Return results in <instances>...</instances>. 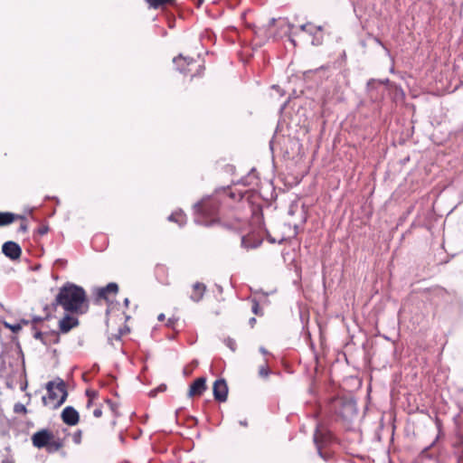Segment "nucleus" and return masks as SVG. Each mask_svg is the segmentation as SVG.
Listing matches in <instances>:
<instances>
[{
  "label": "nucleus",
  "instance_id": "obj_47",
  "mask_svg": "<svg viewBox=\"0 0 463 463\" xmlns=\"http://www.w3.org/2000/svg\"><path fill=\"white\" fill-rule=\"evenodd\" d=\"M260 352L261 354H268V351H267V350H266V348H265V347H263V346H260Z\"/></svg>",
  "mask_w": 463,
  "mask_h": 463
},
{
  "label": "nucleus",
  "instance_id": "obj_37",
  "mask_svg": "<svg viewBox=\"0 0 463 463\" xmlns=\"http://www.w3.org/2000/svg\"><path fill=\"white\" fill-rule=\"evenodd\" d=\"M49 232V227L47 225H42L41 227L38 228L37 230V232L40 234V235H44L46 234L47 232Z\"/></svg>",
  "mask_w": 463,
  "mask_h": 463
},
{
  "label": "nucleus",
  "instance_id": "obj_3",
  "mask_svg": "<svg viewBox=\"0 0 463 463\" xmlns=\"http://www.w3.org/2000/svg\"><path fill=\"white\" fill-rule=\"evenodd\" d=\"M57 384H55V381H50L46 383L45 388L47 390L48 397L43 396L42 398L44 406L48 405V399L51 401H55L58 398V393L56 391H58L61 393V397L54 403L53 409L59 408L65 402L68 397L66 383L62 379L59 377L57 378Z\"/></svg>",
  "mask_w": 463,
  "mask_h": 463
},
{
  "label": "nucleus",
  "instance_id": "obj_20",
  "mask_svg": "<svg viewBox=\"0 0 463 463\" xmlns=\"http://www.w3.org/2000/svg\"><path fill=\"white\" fill-rule=\"evenodd\" d=\"M185 219L186 216L183 213V211L173 213L167 218L169 222H176L180 227H182L185 223Z\"/></svg>",
  "mask_w": 463,
  "mask_h": 463
},
{
  "label": "nucleus",
  "instance_id": "obj_33",
  "mask_svg": "<svg viewBox=\"0 0 463 463\" xmlns=\"http://www.w3.org/2000/svg\"><path fill=\"white\" fill-rule=\"evenodd\" d=\"M82 431L78 430L72 435V440L75 444H80L81 442Z\"/></svg>",
  "mask_w": 463,
  "mask_h": 463
},
{
  "label": "nucleus",
  "instance_id": "obj_41",
  "mask_svg": "<svg viewBox=\"0 0 463 463\" xmlns=\"http://www.w3.org/2000/svg\"><path fill=\"white\" fill-rule=\"evenodd\" d=\"M58 306H61V304H57V296H56L53 302L49 307L52 311H55Z\"/></svg>",
  "mask_w": 463,
  "mask_h": 463
},
{
  "label": "nucleus",
  "instance_id": "obj_44",
  "mask_svg": "<svg viewBox=\"0 0 463 463\" xmlns=\"http://www.w3.org/2000/svg\"><path fill=\"white\" fill-rule=\"evenodd\" d=\"M378 81V84L379 86L380 85H385V84H388L390 82V80L389 79H384V80H377Z\"/></svg>",
  "mask_w": 463,
  "mask_h": 463
},
{
  "label": "nucleus",
  "instance_id": "obj_49",
  "mask_svg": "<svg viewBox=\"0 0 463 463\" xmlns=\"http://www.w3.org/2000/svg\"><path fill=\"white\" fill-rule=\"evenodd\" d=\"M124 306H125L126 307H128V306H129V299H128V298H126L124 299Z\"/></svg>",
  "mask_w": 463,
  "mask_h": 463
},
{
  "label": "nucleus",
  "instance_id": "obj_29",
  "mask_svg": "<svg viewBox=\"0 0 463 463\" xmlns=\"http://www.w3.org/2000/svg\"><path fill=\"white\" fill-rule=\"evenodd\" d=\"M14 412H15V413H26L27 412V409H26V407L23 403L17 402L14 406Z\"/></svg>",
  "mask_w": 463,
  "mask_h": 463
},
{
  "label": "nucleus",
  "instance_id": "obj_54",
  "mask_svg": "<svg viewBox=\"0 0 463 463\" xmlns=\"http://www.w3.org/2000/svg\"><path fill=\"white\" fill-rule=\"evenodd\" d=\"M91 405H92V400L89 399L88 403H87V407L90 408Z\"/></svg>",
  "mask_w": 463,
  "mask_h": 463
},
{
  "label": "nucleus",
  "instance_id": "obj_13",
  "mask_svg": "<svg viewBox=\"0 0 463 463\" xmlns=\"http://www.w3.org/2000/svg\"><path fill=\"white\" fill-rule=\"evenodd\" d=\"M194 61V60L193 58L188 56L184 57L182 54H179L178 56L173 59V62L176 70L181 73H187V67Z\"/></svg>",
  "mask_w": 463,
  "mask_h": 463
},
{
  "label": "nucleus",
  "instance_id": "obj_50",
  "mask_svg": "<svg viewBox=\"0 0 463 463\" xmlns=\"http://www.w3.org/2000/svg\"><path fill=\"white\" fill-rule=\"evenodd\" d=\"M50 310H51V308H50V307H49L48 305H46V306L43 307V311H44V312H46V314H47V313H51V312H50Z\"/></svg>",
  "mask_w": 463,
  "mask_h": 463
},
{
  "label": "nucleus",
  "instance_id": "obj_15",
  "mask_svg": "<svg viewBox=\"0 0 463 463\" xmlns=\"http://www.w3.org/2000/svg\"><path fill=\"white\" fill-rule=\"evenodd\" d=\"M150 9L157 10L166 6H174L176 0H145Z\"/></svg>",
  "mask_w": 463,
  "mask_h": 463
},
{
  "label": "nucleus",
  "instance_id": "obj_56",
  "mask_svg": "<svg viewBox=\"0 0 463 463\" xmlns=\"http://www.w3.org/2000/svg\"><path fill=\"white\" fill-rule=\"evenodd\" d=\"M275 22H276L275 18L270 19L269 25H274Z\"/></svg>",
  "mask_w": 463,
  "mask_h": 463
},
{
  "label": "nucleus",
  "instance_id": "obj_8",
  "mask_svg": "<svg viewBox=\"0 0 463 463\" xmlns=\"http://www.w3.org/2000/svg\"><path fill=\"white\" fill-rule=\"evenodd\" d=\"M62 421L69 426H75L80 420V414L72 406H66L61 414Z\"/></svg>",
  "mask_w": 463,
  "mask_h": 463
},
{
  "label": "nucleus",
  "instance_id": "obj_30",
  "mask_svg": "<svg viewBox=\"0 0 463 463\" xmlns=\"http://www.w3.org/2000/svg\"><path fill=\"white\" fill-rule=\"evenodd\" d=\"M270 373V370L267 366V364L261 365L259 369V375L260 377L266 378Z\"/></svg>",
  "mask_w": 463,
  "mask_h": 463
},
{
  "label": "nucleus",
  "instance_id": "obj_24",
  "mask_svg": "<svg viewBox=\"0 0 463 463\" xmlns=\"http://www.w3.org/2000/svg\"><path fill=\"white\" fill-rule=\"evenodd\" d=\"M379 86L376 79H370L366 83V90L371 93L377 89Z\"/></svg>",
  "mask_w": 463,
  "mask_h": 463
},
{
  "label": "nucleus",
  "instance_id": "obj_23",
  "mask_svg": "<svg viewBox=\"0 0 463 463\" xmlns=\"http://www.w3.org/2000/svg\"><path fill=\"white\" fill-rule=\"evenodd\" d=\"M32 331L33 332V338L36 340H40L41 342L43 341V338L45 336V333L40 331L36 325H32Z\"/></svg>",
  "mask_w": 463,
  "mask_h": 463
},
{
  "label": "nucleus",
  "instance_id": "obj_11",
  "mask_svg": "<svg viewBox=\"0 0 463 463\" xmlns=\"http://www.w3.org/2000/svg\"><path fill=\"white\" fill-rule=\"evenodd\" d=\"M79 325V319L70 314H66L59 322V330L61 334L70 332Z\"/></svg>",
  "mask_w": 463,
  "mask_h": 463
},
{
  "label": "nucleus",
  "instance_id": "obj_5",
  "mask_svg": "<svg viewBox=\"0 0 463 463\" xmlns=\"http://www.w3.org/2000/svg\"><path fill=\"white\" fill-rule=\"evenodd\" d=\"M53 438V434L47 429H42L32 436V443L37 449L46 448L50 439Z\"/></svg>",
  "mask_w": 463,
  "mask_h": 463
},
{
  "label": "nucleus",
  "instance_id": "obj_9",
  "mask_svg": "<svg viewBox=\"0 0 463 463\" xmlns=\"http://www.w3.org/2000/svg\"><path fill=\"white\" fill-rule=\"evenodd\" d=\"M314 443L316 445L318 456L324 460H328L329 456L323 452L322 449L327 443V437L325 433L321 432L318 428L316 429L314 433Z\"/></svg>",
  "mask_w": 463,
  "mask_h": 463
},
{
  "label": "nucleus",
  "instance_id": "obj_59",
  "mask_svg": "<svg viewBox=\"0 0 463 463\" xmlns=\"http://www.w3.org/2000/svg\"><path fill=\"white\" fill-rule=\"evenodd\" d=\"M203 3V0H198L197 7H200Z\"/></svg>",
  "mask_w": 463,
  "mask_h": 463
},
{
  "label": "nucleus",
  "instance_id": "obj_31",
  "mask_svg": "<svg viewBox=\"0 0 463 463\" xmlns=\"http://www.w3.org/2000/svg\"><path fill=\"white\" fill-rule=\"evenodd\" d=\"M123 335V329L119 328L118 334L112 335L108 338L109 344H112L113 340L120 341Z\"/></svg>",
  "mask_w": 463,
  "mask_h": 463
},
{
  "label": "nucleus",
  "instance_id": "obj_7",
  "mask_svg": "<svg viewBox=\"0 0 463 463\" xmlns=\"http://www.w3.org/2000/svg\"><path fill=\"white\" fill-rule=\"evenodd\" d=\"M213 393L215 401L219 402L227 401L228 386L224 379L220 378L213 383Z\"/></svg>",
  "mask_w": 463,
  "mask_h": 463
},
{
  "label": "nucleus",
  "instance_id": "obj_18",
  "mask_svg": "<svg viewBox=\"0 0 463 463\" xmlns=\"http://www.w3.org/2000/svg\"><path fill=\"white\" fill-rule=\"evenodd\" d=\"M299 29L307 33L309 35L315 36L317 32H321L323 30V27L321 25H315L312 23L307 22L300 25Z\"/></svg>",
  "mask_w": 463,
  "mask_h": 463
},
{
  "label": "nucleus",
  "instance_id": "obj_53",
  "mask_svg": "<svg viewBox=\"0 0 463 463\" xmlns=\"http://www.w3.org/2000/svg\"><path fill=\"white\" fill-rule=\"evenodd\" d=\"M222 226H224L227 229H232V225L229 224V223H222Z\"/></svg>",
  "mask_w": 463,
  "mask_h": 463
},
{
  "label": "nucleus",
  "instance_id": "obj_17",
  "mask_svg": "<svg viewBox=\"0 0 463 463\" xmlns=\"http://www.w3.org/2000/svg\"><path fill=\"white\" fill-rule=\"evenodd\" d=\"M60 342L59 333L55 330L45 332V336L42 342L44 345H50L52 344H58Z\"/></svg>",
  "mask_w": 463,
  "mask_h": 463
},
{
  "label": "nucleus",
  "instance_id": "obj_10",
  "mask_svg": "<svg viewBox=\"0 0 463 463\" xmlns=\"http://www.w3.org/2000/svg\"><path fill=\"white\" fill-rule=\"evenodd\" d=\"M206 388V377H198L191 383L187 395L189 398L201 396L205 392Z\"/></svg>",
  "mask_w": 463,
  "mask_h": 463
},
{
  "label": "nucleus",
  "instance_id": "obj_48",
  "mask_svg": "<svg viewBox=\"0 0 463 463\" xmlns=\"http://www.w3.org/2000/svg\"><path fill=\"white\" fill-rule=\"evenodd\" d=\"M158 321H164L165 320V315L162 313L157 317Z\"/></svg>",
  "mask_w": 463,
  "mask_h": 463
},
{
  "label": "nucleus",
  "instance_id": "obj_27",
  "mask_svg": "<svg viewBox=\"0 0 463 463\" xmlns=\"http://www.w3.org/2000/svg\"><path fill=\"white\" fill-rule=\"evenodd\" d=\"M251 312L257 316L262 315V312L260 307V304L256 299H252V301H251Z\"/></svg>",
  "mask_w": 463,
  "mask_h": 463
},
{
  "label": "nucleus",
  "instance_id": "obj_58",
  "mask_svg": "<svg viewBox=\"0 0 463 463\" xmlns=\"http://www.w3.org/2000/svg\"><path fill=\"white\" fill-rule=\"evenodd\" d=\"M183 373H184V375H189L190 374V372H188L186 368L184 369Z\"/></svg>",
  "mask_w": 463,
  "mask_h": 463
},
{
  "label": "nucleus",
  "instance_id": "obj_21",
  "mask_svg": "<svg viewBox=\"0 0 463 463\" xmlns=\"http://www.w3.org/2000/svg\"><path fill=\"white\" fill-rule=\"evenodd\" d=\"M105 402H106V403L108 404V406L109 407V409H110V411H111V412H112L113 416H114L115 418H117V417L119 415V413H118V403L114 402L112 400H110V399H109V398H107V399L105 400Z\"/></svg>",
  "mask_w": 463,
  "mask_h": 463
},
{
  "label": "nucleus",
  "instance_id": "obj_19",
  "mask_svg": "<svg viewBox=\"0 0 463 463\" xmlns=\"http://www.w3.org/2000/svg\"><path fill=\"white\" fill-rule=\"evenodd\" d=\"M63 447V440L60 438L53 439H50V442L48 443V446H46V450L48 453H55L60 449Z\"/></svg>",
  "mask_w": 463,
  "mask_h": 463
},
{
  "label": "nucleus",
  "instance_id": "obj_40",
  "mask_svg": "<svg viewBox=\"0 0 463 463\" xmlns=\"http://www.w3.org/2000/svg\"><path fill=\"white\" fill-rule=\"evenodd\" d=\"M101 415H102V410H101V408H100V407H98V408H96V409L93 411V416H94L95 418H99V417H101Z\"/></svg>",
  "mask_w": 463,
  "mask_h": 463
},
{
  "label": "nucleus",
  "instance_id": "obj_14",
  "mask_svg": "<svg viewBox=\"0 0 463 463\" xmlns=\"http://www.w3.org/2000/svg\"><path fill=\"white\" fill-rule=\"evenodd\" d=\"M206 291V286L202 282H195L193 285V294L190 296V299L194 302H199L203 299V295Z\"/></svg>",
  "mask_w": 463,
  "mask_h": 463
},
{
  "label": "nucleus",
  "instance_id": "obj_2",
  "mask_svg": "<svg viewBox=\"0 0 463 463\" xmlns=\"http://www.w3.org/2000/svg\"><path fill=\"white\" fill-rule=\"evenodd\" d=\"M57 304L69 313L85 314L89 310V302L86 291L80 286L66 282L57 294Z\"/></svg>",
  "mask_w": 463,
  "mask_h": 463
},
{
  "label": "nucleus",
  "instance_id": "obj_12",
  "mask_svg": "<svg viewBox=\"0 0 463 463\" xmlns=\"http://www.w3.org/2000/svg\"><path fill=\"white\" fill-rule=\"evenodd\" d=\"M118 292V285L116 282H109L106 287L99 288L97 290V299H104L109 301V294L116 295Z\"/></svg>",
  "mask_w": 463,
  "mask_h": 463
},
{
  "label": "nucleus",
  "instance_id": "obj_4",
  "mask_svg": "<svg viewBox=\"0 0 463 463\" xmlns=\"http://www.w3.org/2000/svg\"><path fill=\"white\" fill-rule=\"evenodd\" d=\"M335 413L345 421H350L357 414L356 402L354 400H341Z\"/></svg>",
  "mask_w": 463,
  "mask_h": 463
},
{
  "label": "nucleus",
  "instance_id": "obj_55",
  "mask_svg": "<svg viewBox=\"0 0 463 463\" xmlns=\"http://www.w3.org/2000/svg\"><path fill=\"white\" fill-rule=\"evenodd\" d=\"M57 262H60V264H64L66 263V260H62V259H59L56 260Z\"/></svg>",
  "mask_w": 463,
  "mask_h": 463
},
{
  "label": "nucleus",
  "instance_id": "obj_38",
  "mask_svg": "<svg viewBox=\"0 0 463 463\" xmlns=\"http://www.w3.org/2000/svg\"><path fill=\"white\" fill-rule=\"evenodd\" d=\"M28 231V225L26 222H22L18 228V232H26Z\"/></svg>",
  "mask_w": 463,
  "mask_h": 463
},
{
  "label": "nucleus",
  "instance_id": "obj_34",
  "mask_svg": "<svg viewBox=\"0 0 463 463\" xmlns=\"http://www.w3.org/2000/svg\"><path fill=\"white\" fill-rule=\"evenodd\" d=\"M225 345L232 351L235 352L236 350V342L234 339L228 337L225 339Z\"/></svg>",
  "mask_w": 463,
  "mask_h": 463
},
{
  "label": "nucleus",
  "instance_id": "obj_1",
  "mask_svg": "<svg viewBox=\"0 0 463 463\" xmlns=\"http://www.w3.org/2000/svg\"><path fill=\"white\" fill-rule=\"evenodd\" d=\"M226 197L232 201H241L243 198V192L233 191L230 186L217 188L213 196L194 204V222L206 227L219 223L220 199Z\"/></svg>",
  "mask_w": 463,
  "mask_h": 463
},
{
  "label": "nucleus",
  "instance_id": "obj_36",
  "mask_svg": "<svg viewBox=\"0 0 463 463\" xmlns=\"http://www.w3.org/2000/svg\"><path fill=\"white\" fill-rule=\"evenodd\" d=\"M373 40H374V42H375L378 45L382 46V47L384 49V51H385V52H386V54H387L388 56H391V52H390V50H389V49H388V48L383 44V43L382 42V40H381L380 38H378V37H374V38H373Z\"/></svg>",
  "mask_w": 463,
  "mask_h": 463
},
{
  "label": "nucleus",
  "instance_id": "obj_6",
  "mask_svg": "<svg viewBox=\"0 0 463 463\" xmlns=\"http://www.w3.org/2000/svg\"><path fill=\"white\" fill-rule=\"evenodd\" d=\"M2 253L11 260H17L22 255V248L15 241H7L2 245Z\"/></svg>",
  "mask_w": 463,
  "mask_h": 463
},
{
  "label": "nucleus",
  "instance_id": "obj_39",
  "mask_svg": "<svg viewBox=\"0 0 463 463\" xmlns=\"http://www.w3.org/2000/svg\"><path fill=\"white\" fill-rule=\"evenodd\" d=\"M86 395H87L90 399L93 400V399L98 395V393H97V392H95V391L87 390V391H86Z\"/></svg>",
  "mask_w": 463,
  "mask_h": 463
},
{
  "label": "nucleus",
  "instance_id": "obj_51",
  "mask_svg": "<svg viewBox=\"0 0 463 463\" xmlns=\"http://www.w3.org/2000/svg\"><path fill=\"white\" fill-rule=\"evenodd\" d=\"M2 463H14L13 459L5 458L2 461Z\"/></svg>",
  "mask_w": 463,
  "mask_h": 463
},
{
  "label": "nucleus",
  "instance_id": "obj_26",
  "mask_svg": "<svg viewBox=\"0 0 463 463\" xmlns=\"http://www.w3.org/2000/svg\"><path fill=\"white\" fill-rule=\"evenodd\" d=\"M261 241H259L251 245H249L247 243V238L245 236H242L241 237V247L245 248V249H254V248H257L260 245Z\"/></svg>",
  "mask_w": 463,
  "mask_h": 463
},
{
  "label": "nucleus",
  "instance_id": "obj_60",
  "mask_svg": "<svg viewBox=\"0 0 463 463\" xmlns=\"http://www.w3.org/2000/svg\"><path fill=\"white\" fill-rule=\"evenodd\" d=\"M117 423V420H116V418L114 417V420L111 421V425L112 426H115Z\"/></svg>",
  "mask_w": 463,
  "mask_h": 463
},
{
  "label": "nucleus",
  "instance_id": "obj_46",
  "mask_svg": "<svg viewBox=\"0 0 463 463\" xmlns=\"http://www.w3.org/2000/svg\"><path fill=\"white\" fill-rule=\"evenodd\" d=\"M240 425L243 426V427H246L248 426V421L247 420H240L239 421Z\"/></svg>",
  "mask_w": 463,
  "mask_h": 463
},
{
  "label": "nucleus",
  "instance_id": "obj_57",
  "mask_svg": "<svg viewBox=\"0 0 463 463\" xmlns=\"http://www.w3.org/2000/svg\"><path fill=\"white\" fill-rule=\"evenodd\" d=\"M288 101H286V102L281 106L280 110L285 109V108H286V107H287V105H288Z\"/></svg>",
  "mask_w": 463,
  "mask_h": 463
},
{
  "label": "nucleus",
  "instance_id": "obj_45",
  "mask_svg": "<svg viewBox=\"0 0 463 463\" xmlns=\"http://www.w3.org/2000/svg\"><path fill=\"white\" fill-rule=\"evenodd\" d=\"M256 323V318L255 317H250V320H249V324L250 325L251 327L254 326Z\"/></svg>",
  "mask_w": 463,
  "mask_h": 463
},
{
  "label": "nucleus",
  "instance_id": "obj_62",
  "mask_svg": "<svg viewBox=\"0 0 463 463\" xmlns=\"http://www.w3.org/2000/svg\"><path fill=\"white\" fill-rule=\"evenodd\" d=\"M269 241L271 243H274V242L276 241H275V239H273V238H269Z\"/></svg>",
  "mask_w": 463,
  "mask_h": 463
},
{
  "label": "nucleus",
  "instance_id": "obj_64",
  "mask_svg": "<svg viewBox=\"0 0 463 463\" xmlns=\"http://www.w3.org/2000/svg\"><path fill=\"white\" fill-rule=\"evenodd\" d=\"M290 42L291 43H293L294 45H296V41L294 39H290Z\"/></svg>",
  "mask_w": 463,
  "mask_h": 463
},
{
  "label": "nucleus",
  "instance_id": "obj_25",
  "mask_svg": "<svg viewBox=\"0 0 463 463\" xmlns=\"http://www.w3.org/2000/svg\"><path fill=\"white\" fill-rule=\"evenodd\" d=\"M166 390V385L165 383L160 384L158 387L151 390L149 392V396L154 398L157 395L158 392H163Z\"/></svg>",
  "mask_w": 463,
  "mask_h": 463
},
{
  "label": "nucleus",
  "instance_id": "obj_32",
  "mask_svg": "<svg viewBox=\"0 0 463 463\" xmlns=\"http://www.w3.org/2000/svg\"><path fill=\"white\" fill-rule=\"evenodd\" d=\"M439 439V437L436 438V439L431 443L430 444L429 446L425 447L421 452H420V456L421 457H424V458H430L431 456L428 453L429 449L435 444L436 440Z\"/></svg>",
  "mask_w": 463,
  "mask_h": 463
},
{
  "label": "nucleus",
  "instance_id": "obj_28",
  "mask_svg": "<svg viewBox=\"0 0 463 463\" xmlns=\"http://www.w3.org/2000/svg\"><path fill=\"white\" fill-rule=\"evenodd\" d=\"M6 328H9L13 333H18L21 330V324H9L7 322L4 323Z\"/></svg>",
  "mask_w": 463,
  "mask_h": 463
},
{
  "label": "nucleus",
  "instance_id": "obj_52",
  "mask_svg": "<svg viewBox=\"0 0 463 463\" xmlns=\"http://www.w3.org/2000/svg\"><path fill=\"white\" fill-rule=\"evenodd\" d=\"M118 439H119V440H120L122 443H124V442H125V438L123 437V435H122V434H119V435H118Z\"/></svg>",
  "mask_w": 463,
  "mask_h": 463
},
{
  "label": "nucleus",
  "instance_id": "obj_22",
  "mask_svg": "<svg viewBox=\"0 0 463 463\" xmlns=\"http://www.w3.org/2000/svg\"><path fill=\"white\" fill-rule=\"evenodd\" d=\"M52 317V316L51 313H47L44 317L33 316L32 319H31V324L36 325L37 323H40V322H43L45 320H50Z\"/></svg>",
  "mask_w": 463,
  "mask_h": 463
},
{
  "label": "nucleus",
  "instance_id": "obj_61",
  "mask_svg": "<svg viewBox=\"0 0 463 463\" xmlns=\"http://www.w3.org/2000/svg\"><path fill=\"white\" fill-rule=\"evenodd\" d=\"M52 199H54L56 201V203H60V200L58 197H52Z\"/></svg>",
  "mask_w": 463,
  "mask_h": 463
},
{
  "label": "nucleus",
  "instance_id": "obj_63",
  "mask_svg": "<svg viewBox=\"0 0 463 463\" xmlns=\"http://www.w3.org/2000/svg\"><path fill=\"white\" fill-rule=\"evenodd\" d=\"M26 387H27V383H25V384L21 387L22 391L24 390Z\"/></svg>",
  "mask_w": 463,
  "mask_h": 463
},
{
  "label": "nucleus",
  "instance_id": "obj_16",
  "mask_svg": "<svg viewBox=\"0 0 463 463\" xmlns=\"http://www.w3.org/2000/svg\"><path fill=\"white\" fill-rule=\"evenodd\" d=\"M16 219L25 220V217L9 212H0V226L11 224Z\"/></svg>",
  "mask_w": 463,
  "mask_h": 463
},
{
  "label": "nucleus",
  "instance_id": "obj_35",
  "mask_svg": "<svg viewBox=\"0 0 463 463\" xmlns=\"http://www.w3.org/2000/svg\"><path fill=\"white\" fill-rule=\"evenodd\" d=\"M5 368H6V363L4 359H0V376L1 377H5L6 376V373H5Z\"/></svg>",
  "mask_w": 463,
  "mask_h": 463
},
{
  "label": "nucleus",
  "instance_id": "obj_42",
  "mask_svg": "<svg viewBox=\"0 0 463 463\" xmlns=\"http://www.w3.org/2000/svg\"><path fill=\"white\" fill-rule=\"evenodd\" d=\"M321 43H322V39L317 38V37H316V35H315V36H314V39H313V41H312V43H313L314 45H319V44H321Z\"/></svg>",
  "mask_w": 463,
  "mask_h": 463
},
{
  "label": "nucleus",
  "instance_id": "obj_43",
  "mask_svg": "<svg viewBox=\"0 0 463 463\" xmlns=\"http://www.w3.org/2000/svg\"><path fill=\"white\" fill-rule=\"evenodd\" d=\"M18 324H21V326H27V325L31 324V320L22 318Z\"/></svg>",
  "mask_w": 463,
  "mask_h": 463
}]
</instances>
